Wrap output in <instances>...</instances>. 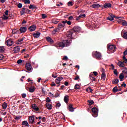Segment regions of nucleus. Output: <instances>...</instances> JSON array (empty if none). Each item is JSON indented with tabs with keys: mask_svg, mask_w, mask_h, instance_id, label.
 Wrapping results in <instances>:
<instances>
[{
	"mask_svg": "<svg viewBox=\"0 0 127 127\" xmlns=\"http://www.w3.org/2000/svg\"><path fill=\"white\" fill-rule=\"evenodd\" d=\"M71 44V42L68 40H63V42H61L58 43V46L59 47H61L62 48H64L65 46L66 47H67V46H69Z\"/></svg>",
	"mask_w": 127,
	"mask_h": 127,
	"instance_id": "obj_1",
	"label": "nucleus"
},
{
	"mask_svg": "<svg viewBox=\"0 0 127 127\" xmlns=\"http://www.w3.org/2000/svg\"><path fill=\"white\" fill-rule=\"evenodd\" d=\"M92 56L94 58H95V59H97V60H102V58L103 57L102 53L98 51L93 52Z\"/></svg>",
	"mask_w": 127,
	"mask_h": 127,
	"instance_id": "obj_2",
	"label": "nucleus"
},
{
	"mask_svg": "<svg viewBox=\"0 0 127 127\" xmlns=\"http://www.w3.org/2000/svg\"><path fill=\"white\" fill-rule=\"evenodd\" d=\"M77 36V33L75 32L73 30H70L67 33V37L72 39L75 38Z\"/></svg>",
	"mask_w": 127,
	"mask_h": 127,
	"instance_id": "obj_3",
	"label": "nucleus"
},
{
	"mask_svg": "<svg viewBox=\"0 0 127 127\" xmlns=\"http://www.w3.org/2000/svg\"><path fill=\"white\" fill-rule=\"evenodd\" d=\"M108 51L110 52V53H114L116 51V49H117V47L114 45H108L107 47Z\"/></svg>",
	"mask_w": 127,
	"mask_h": 127,
	"instance_id": "obj_4",
	"label": "nucleus"
},
{
	"mask_svg": "<svg viewBox=\"0 0 127 127\" xmlns=\"http://www.w3.org/2000/svg\"><path fill=\"white\" fill-rule=\"evenodd\" d=\"M12 51H13L14 53H18L19 51H20V47H19V46L14 47L13 48Z\"/></svg>",
	"mask_w": 127,
	"mask_h": 127,
	"instance_id": "obj_5",
	"label": "nucleus"
},
{
	"mask_svg": "<svg viewBox=\"0 0 127 127\" xmlns=\"http://www.w3.org/2000/svg\"><path fill=\"white\" fill-rule=\"evenodd\" d=\"M25 67L27 71H31V70H32L31 64L30 63H27L26 64Z\"/></svg>",
	"mask_w": 127,
	"mask_h": 127,
	"instance_id": "obj_6",
	"label": "nucleus"
},
{
	"mask_svg": "<svg viewBox=\"0 0 127 127\" xmlns=\"http://www.w3.org/2000/svg\"><path fill=\"white\" fill-rule=\"evenodd\" d=\"M28 29L31 32L32 31H34V30L36 29V26L35 25H32L29 27Z\"/></svg>",
	"mask_w": 127,
	"mask_h": 127,
	"instance_id": "obj_7",
	"label": "nucleus"
},
{
	"mask_svg": "<svg viewBox=\"0 0 127 127\" xmlns=\"http://www.w3.org/2000/svg\"><path fill=\"white\" fill-rule=\"evenodd\" d=\"M116 17V16H115L113 14H110V16L107 17L108 20H110V21H113L114 20V18Z\"/></svg>",
	"mask_w": 127,
	"mask_h": 127,
	"instance_id": "obj_8",
	"label": "nucleus"
},
{
	"mask_svg": "<svg viewBox=\"0 0 127 127\" xmlns=\"http://www.w3.org/2000/svg\"><path fill=\"white\" fill-rule=\"evenodd\" d=\"M72 30H74L75 32H80L81 31V27L79 26H75L73 27V29Z\"/></svg>",
	"mask_w": 127,
	"mask_h": 127,
	"instance_id": "obj_9",
	"label": "nucleus"
},
{
	"mask_svg": "<svg viewBox=\"0 0 127 127\" xmlns=\"http://www.w3.org/2000/svg\"><path fill=\"white\" fill-rule=\"evenodd\" d=\"M5 44L7 45V46H11L13 44V41L11 40H8L6 42Z\"/></svg>",
	"mask_w": 127,
	"mask_h": 127,
	"instance_id": "obj_10",
	"label": "nucleus"
},
{
	"mask_svg": "<svg viewBox=\"0 0 127 127\" xmlns=\"http://www.w3.org/2000/svg\"><path fill=\"white\" fill-rule=\"evenodd\" d=\"M121 35L124 39H127V32H124V30L122 31Z\"/></svg>",
	"mask_w": 127,
	"mask_h": 127,
	"instance_id": "obj_11",
	"label": "nucleus"
},
{
	"mask_svg": "<svg viewBox=\"0 0 127 127\" xmlns=\"http://www.w3.org/2000/svg\"><path fill=\"white\" fill-rule=\"evenodd\" d=\"M63 79V77L62 76L58 77L57 79H56V84H60V82H61V80Z\"/></svg>",
	"mask_w": 127,
	"mask_h": 127,
	"instance_id": "obj_12",
	"label": "nucleus"
},
{
	"mask_svg": "<svg viewBox=\"0 0 127 127\" xmlns=\"http://www.w3.org/2000/svg\"><path fill=\"white\" fill-rule=\"evenodd\" d=\"M117 65L121 68H124V67H125V64L124 63V62L119 61Z\"/></svg>",
	"mask_w": 127,
	"mask_h": 127,
	"instance_id": "obj_13",
	"label": "nucleus"
},
{
	"mask_svg": "<svg viewBox=\"0 0 127 127\" xmlns=\"http://www.w3.org/2000/svg\"><path fill=\"white\" fill-rule=\"evenodd\" d=\"M46 39L49 43H54V41L50 37H46Z\"/></svg>",
	"mask_w": 127,
	"mask_h": 127,
	"instance_id": "obj_14",
	"label": "nucleus"
},
{
	"mask_svg": "<svg viewBox=\"0 0 127 127\" xmlns=\"http://www.w3.org/2000/svg\"><path fill=\"white\" fill-rule=\"evenodd\" d=\"M89 78L90 80H91V81H94V82L96 81V78H95V76H94V74H93V73H91L89 74Z\"/></svg>",
	"mask_w": 127,
	"mask_h": 127,
	"instance_id": "obj_15",
	"label": "nucleus"
},
{
	"mask_svg": "<svg viewBox=\"0 0 127 127\" xmlns=\"http://www.w3.org/2000/svg\"><path fill=\"white\" fill-rule=\"evenodd\" d=\"M23 40H24V38L18 39L16 43V44H22V41H23Z\"/></svg>",
	"mask_w": 127,
	"mask_h": 127,
	"instance_id": "obj_16",
	"label": "nucleus"
},
{
	"mask_svg": "<svg viewBox=\"0 0 127 127\" xmlns=\"http://www.w3.org/2000/svg\"><path fill=\"white\" fill-rule=\"evenodd\" d=\"M27 29V28H26V27H21L20 28L19 30L21 33H23L24 32H25V31H26Z\"/></svg>",
	"mask_w": 127,
	"mask_h": 127,
	"instance_id": "obj_17",
	"label": "nucleus"
},
{
	"mask_svg": "<svg viewBox=\"0 0 127 127\" xmlns=\"http://www.w3.org/2000/svg\"><path fill=\"white\" fill-rule=\"evenodd\" d=\"M65 27V23H59L58 26V28L60 30L61 28H63V27Z\"/></svg>",
	"mask_w": 127,
	"mask_h": 127,
	"instance_id": "obj_18",
	"label": "nucleus"
},
{
	"mask_svg": "<svg viewBox=\"0 0 127 127\" xmlns=\"http://www.w3.org/2000/svg\"><path fill=\"white\" fill-rule=\"evenodd\" d=\"M62 23H64V24H66V23H67L68 25H71V24H72V22H71V21H67V20L62 21Z\"/></svg>",
	"mask_w": 127,
	"mask_h": 127,
	"instance_id": "obj_19",
	"label": "nucleus"
},
{
	"mask_svg": "<svg viewBox=\"0 0 127 127\" xmlns=\"http://www.w3.org/2000/svg\"><path fill=\"white\" fill-rule=\"evenodd\" d=\"M104 7L105 8H108L109 7H112V4L110 3H106L104 4Z\"/></svg>",
	"mask_w": 127,
	"mask_h": 127,
	"instance_id": "obj_20",
	"label": "nucleus"
},
{
	"mask_svg": "<svg viewBox=\"0 0 127 127\" xmlns=\"http://www.w3.org/2000/svg\"><path fill=\"white\" fill-rule=\"evenodd\" d=\"M100 6H101V5L98 3H94L91 5V7H93V8H98L100 7Z\"/></svg>",
	"mask_w": 127,
	"mask_h": 127,
	"instance_id": "obj_21",
	"label": "nucleus"
},
{
	"mask_svg": "<svg viewBox=\"0 0 127 127\" xmlns=\"http://www.w3.org/2000/svg\"><path fill=\"white\" fill-rule=\"evenodd\" d=\"M59 29H58V28H57L56 29H55L53 31H52V34H53V35L56 34V32H59Z\"/></svg>",
	"mask_w": 127,
	"mask_h": 127,
	"instance_id": "obj_22",
	"label": "nucleus"
},
{
	"mask_svg": "<svg viewBox=\"0 0 127 127\" xmlns=\"http://www.w3.org/2000/svg\"><path fill=\"white\" fill-rule=\"evenodd\" d=\"M33 36H34L35 38H38V37L40 36V32H37L36 33L33 34Z\"/></svg>",
	"mask_w": 127,
	"mask_h": 127,
	"instance_id": "obj_23",
	"label": "nucleus"
},
{
	"mask_svg": "<svg viewBox=\"0 0 127 127\" xmlns=\"http://www.w3.org/2000/svg\"><path fill=\"white\" fill-rule=\"evenodd\" d=\"M5 50L4 46H0V53H3Z\"/></svg>",
	"mask_w": 127,
	"mask_h": 127,
	"instance_id": "obj_24",
	"label": "nucleus"
},
{
	"mask_svg": "<svg viewBox=\"0 0 127 127\" xmlns=\"http://www.w3.org/2000/svg\"><path fill=\"white\" fill-rule=\"evenodd\" d=\"M35 90V88H34V87H31L29 88V91L30 93H33L34 92V90Z\"/></svg>",
	"mask_w": 127,
	"mask_h": 127,
	"instance_id": "obj_25",
	"label": "nucleus"
},
{
	"mask_svg": "<svg viewBox=\"0 0 127 127\" xmlns=\"http://www.w3.org/2000/svg\"><path fill=\"white\" fill-rule=\"evenodd\" d=\"M25 13V8L23 7L20 11V14L21 15H23Z\"/></svg>",
	"mask_w": 127,
	"mask_h": 127,
	"instance_id": "obj_26",
	"label": "nucleus"
},
{
	"mask_svg": "<svg viewBox=\"0 0 127 127\" xmlns=\"http://www.w3.org/2000/svg\"><path fill=\"white\" fill-rule=\"evenodd\" d=\"M101 79L103 80V81H105L106 80V74L105 73H102L101 75Z\"/></svg>",
	"mask_w": 127,
	"mask_h": 127,
	"instance_id": "obj_27",
	"label": "nucleus"
},
{
	"mask_svg": "<svg viewBox=\"0 0 127 127\" xmlns=\"http://www.w3.org/2000/svg\"><path fill=\"white\" fill-rule=\"evenodd\" d=\"M119 79H114L113 81H112V83L113 84H118L119 83Z\"/></svg>",
	"mask_w": 127,
	"mask_h": 127,
	"instance_id": "obj_28",
	"label": "nucleus"
},
{
	"mask_svg": "<svg viewBox=\"0 0 127 127\" xmlns=\"http://www.w3.org/2000/svg\"><path fill=\"white\" fill-rule=\"evenodd\" d=\"M113 91L114 93H117V92H119V90L118 89V87L116 86L113 89Z\"/></svg>",
	"mask_w": 127,
	"mask_h": 127,
	"instance_id": "obj_29",
	"label": "nucleus"
},
{
	"mask_svg": "<svg viewBox=\"0 0 127 127\" xmlns=\"http://www.w3.org/2000/svg\"><path fill=\"white\" fill-rule=\"evenodd\" d=\"M119 78L120 79V81H123L122 79L125 78V75H124L123 73H121L119 76Z\"/></svg>",
	"mask_w": 127,
	"mask_h": 127,
	"instance_id": "obj_30",
	"label": "nucleus"
},
{
	"mask_svg": "<svg viewBox=\"0 0 127 127\" xmlns=\"http://www.w3.org/2000/svg\"><path fill=\"white\" fill-rule=\"evenodd\" d=\"M86 91L89 92H90V93H92L93 92V89H92L91 87H89L88 88L86 89Z\"/></svg>",
	"mask_w": 127,
	"mask_h": 127,
	"instance_id": "obj_31",
	"label": "nucleus"
},
{
	"mask_svg": "<svg viewBox=\"0 0 127 127\" xmlns=\"http://www.w3.org/2000/svg\"><path fill=\"white\" fill-rule=\"evenodd\" d=\"M52 22L53 23H54V24H57L58 23H59V21L56 20L55 19H53L52 20Z\"/></svg>",
	"mask_w": 127,
	"mask_h": 127,
	"instance_id": "obj_32",
	"label": "nucleus"
},
{
	"mask_svg": "<svg viewBox=\"0 0 127 127\" xmlns=\"http://www.w3.org/2000/svg\"><path fill=\"white\" fill-rule=\"evenodd\" d=\"M25 4H29L30 3V0H24Z\"/></svg>",
	"mask_w": 127,
	"mask_h": 127,
	"instance_id": "obj_33",
	"label": "nucleus"
},
{
	"mask_svg": "<svg viewBox=\"0 0 127 127\" xmlns=\"http://www.w3.org/2000/svg\"><path fill=\"white\" fill-rule=\"evenodd\" d=\"M19 32V31H17L16 30H13L12 31V34H16Z\"/></svg>",
	"mask_w": 127,
	"mask_h": 127,
	"instance_id": "obj_34",
	"label": "nucleus"
},
{
	"mask_svg": "<svg viewBox=\"0 0 127 127\" xmlns=\"http://www.w3.org/2000/svg\"><path fill=\"white\" fill-rule=\"evenodd\" d=\"M2 18L4 20H6V19H8V17L5 16V15L4 14V15H3Z\"/></svg>",
	"mask_w": 127,
	"mask_h": 127,
	"instance_id": "obj_35",
	"label": "nucleus"
},
{
	"mask_svg": "<svg viewBox=\"0 0 127 127\" xmlns=\"http://www.w3.org/2000/svg\"><path fill=\"white\" fill-rule=\"evenodd\" d=\"M122 25L126 26L127 25V22L125 20H122Z\"/></svg>",
	"mask_w": 127,
	"mask_h": 127,
	"instance_id": "obj_36",
	"label": "nucleus"
},
{
	"mask_svg": "<svg viewBox=\"0 0 127 127\" xmlns=\"http://www.w3.org/2000/svg\"><path fill=\"white\" fill-rule=\"evenodd\" d=\"M86 17V14H80L79 15V17L81 18H83L84 17Z\"/></svg>",
	"mask_w": 127,
	"mask_h": 127,
	"instance_id": "obj_37",
	"label": "nucleus"
},
{
	"mask_svg": "<svg viewBox=\"0 0 127 127\" xmlns=\"http://www.w3.org/2000/svg\"><path fill=\"white\" fill-rule=\"evenodd\" d=\"M75 89H76V90H78V89H80V85H79L78 84H76L75 85Z\"/></svg>",
	"mask_w": 127,
	"mask_h": 127,
	"instance_id": "obj_38",
	"label": "nucleus"
},
{
	"mask_svg": "<svg viewBox=\"0 0 127 127\" xmlns=\"http://www.w3.org/2000/svg\"><path fill=\"white\" fill-rule=\"evenodd\" d=\"M30 12V10L27 9V8H25V13H29Z\"/></svg>",
	"mask_w": 127,
	"mask_h": 127,
	"instance_id": "obj_39",
	"label": "nucleus"
},
{
	"mask_svg": "<svg viewBox=\"0 0 127 127\" xmlns=\"http://www.w3.org/2000/svg\"><path fill=\"white\" fill-rule=\"evenodd\" d=\"M114 73L116 75L118 76V70L117 69H115L114 70Z\"/></svg>",
	"mask_w": 127,
	"mask_h": 127,
	"instance_id": "obj_40",
	"label": "nucleus"
},
{
	"mask_svg": "<svg viewBox=\"0 0 127 127\" xmlns=\"http://www.w3.org/2000/svg\"><path fill=\"white\" fill-rule=\"evenodd\" d=\"M74 20V17L73 16H70L68 17V20Z\"/></svg>",
	"mask_w": 127,
	"mask_h": 127,
	"instance_id": "obj_41",
	"label": "nucleus"
},
{
	"mask_svg": "<svg viewBox=\"0 0 127 127\" xmlns=\"http://www.w3.org/2000/svg\"><path fill=\"white\" fill-rule=\"evenodd\" d=\"M29 8H30V9H33L34 8H35V6L33 5H30L29 6Z\"/></svg>",
	"mask_w": 127,
	"mask_h": 127,
	"instance_id": "obj_42",
	"label": "nucleus"
},
{
	"mask_svg": "<svg viewBox=\"0 0 127 127\" xmlns=\"http://www.w3.org/2000/svg\"><path fill=\"white\" fill-rule=\"evenodd\" d=\"M42 92L44 94V95H46V91L44 90V88L42 87Z\"/></svg>",
	"mask_w": 127,
	"mask_h": 127,
	"instance_id": "obj_43",
	"label": "nucleus"
},
{
	"mask_svg": "<svg viewBox=\"0 0 127 127\" xmlns=\"http://www.w3.org/2000/svg\"><path fill=\"white\" fill-rule=\"evenodd\" d=\"M68 6H72L73 5V2L69 1L68 2Z\"/></svg>",
	"mask_w": 127,
	"mask_h": 127,
	"instance_id": "obj_44",
	"label": "nucleus"
},
{
	"mask_svg": "<svg viewBox=\"0 0 127 127\" xmlns=\"http://www.w3.org/2000/svg\"><path fill=\"white\" fill-rule=\"evenodd\" d=\"M18 8H21L22 7V4L21 3H19L17 5Z\"/></svg>",
	"mask_w": 127,
	"mask_h": 127,
	"instance_id": "obj_45",
	"label": "nucleus"
},
{
	"mask_svg": "<svg viewBox=\"0 0 127 127\" xmlns=\"http://www.w3.org/2000/svg\"><path fill=\"white\" fill-rule=\"evenodd\" d=\"M47 17V16L45 14H42V18L44 19L46 18Z\"/></svg>",
	"mask_w": 127,
	"mask_h": 127,
	"instance_id": "obj_46",
	"label": "nucleus"
},
{
	"mask_svg": "<svg viewBox=\"0 0 127 127\" xmlns=\"http://www.w3.org/2000/svg\"><path fill=\"white\" fill-rule=\"evenodd\" d=\"M91 73H93V75H94V76H98V72L97 71H94Z\"/></svg>",
	"mask_w": 127,
	"mask_h": 127,
	"instance_id": "obj_47",
	"label": "nucleus"
},
{
	"mask_svg": "<svg viewBox=\"0 0 127 127\" xmlns=\"http://www.w3.org/2000/svg\"><path fill=\"white\" fill-rule=\"evenodd\" d=\"M17 64H20L21 63H22V60H19L17 61Z\"/></svg>",
	"mask_w": 127,
	"mask_h": 127,
	"instance_id": "obj_48",
	"label": "nucleus"
},
{
	"mask_svg": "<svg viewBox=\"0 0 127 127\" xmlns=\"http://www.w3.org/2000/svg\"><path fill=\"white\" fill-rule=\"evenodd\" d=\"M79 79H80V77L79 76V75H77L75 78H74V80L75 81H77V80H79Z\"/></svg>",
	"mask_w": 127,
	"mask_h": 127,
	"instance_id": "obj_49",
	"label": "nucleus"
},
{
	"mask_svg": "<svg viewBox=\"0 0 127 127\" xmlns=\"http://www.w3.org/2000/svg\"><path fill=\"white\" fill-rule=\"evenodd\" d=\"M123 55L124 56H126V55H127V49L124 51L123 53Z\"/></svg>",
	"mask_w": 127,
	"mask_h": 127,
	"instance_id": "obj_50",
	"label": "nucleus"
},
{
	"mask_svg": "<svg viewBox=\"0 0 127 127\" xmlns=\"http://www.w3.org/2000/svg\"><path fill=\"white\" fill-rule=\"evenodd\" d=\"M4 57V56H3V55H0V60H2V59H3Z\"/></svg>",
	"mask_w": 127,
	"mask_h": 127,
	"instance_id": "obj_51",
	"label": "nucleus"
},
{
	"mask_svg": "<svg viewBox=\"0 0 127 127\" xmlns=\"http://www.w3.org/2000/svg\"><path fill=\"white\" fill-rule=\"evenodd\" d=\"M122 87H127V84L124 82L122 84H121Z\"/></svg>",
	"mask_w": 127,
	"mask_h": 127,
	"instance_id": "obj_52",
	"label": "nucleus"
},
{
	"mask_svg": "<svg viewBox=\"0 0 127 127\" xmlns=\"http://www.w3.org/2000/svg\"><path fill=\"white\" fill-rule=\"evenodd\" d=\"M63 60H68V57L66 56H64V57L63 58Z\"/></svg>",
	"mask_w": 127,
	"mask_h": 127,
	"instance_id": "obj_53",
	"label": "nucleus"
},
{
	"mask_svg": "<svg viewBox=\"0 0 127 127\" xmlns=\"http://www.w3.org/2000/svg\"><path fill=\"white\" fill-rule=\"evenodd\" d=\"M5 15H8V10H6L5 12H4Z\"/></svg>",
	"mask_w": 127,
	"mask_h": 127,
	"instance_id": "obj_54",
	"label": "nucleus"
},
{
	"mask_svg": "<svg viewBox=\"0 0 127 127\" xmlns=\"http://www.w3.org/2000/svg\"><path fill=\"white\" fill-rule=\"evenodd\" d=\"M111 67H112V70H115V66L114 65V64H112L111 65Z\"/></svg>",
	"mask_w": 127,
	"mask_h": 127,
	"instance_id": "obj_55",
	"label": "nucleus"
},
{
	"mask_svg": "<svg viewBox=\"0 0 127 127\" xmlns=\"http://www.w3.org/2000/svg\"><path fill=\"white\" fill-rule=\"evenodd\" d=\"M121 86H119V87H118V91H122V88H121Z\"/></svg>",
	"mask_w": 127,
	"mask_h": 127,
	"instance_id": "obj_56",
	"label": "nucleus"
},
{
	"mask_svg": "<svg viewBox=\"0 0 127 127\" xmlns=\"http://www.w3.org/2000/svg\"><path fill=\"white\" fill-rule=\"evenodd\" d=\"M69 84V82H67V81H65L64 82V85L65 86H68V84Z\"/></svg>",
	"mask_w": 127,
	"mask_h": 127,
	"instance_id": "obj_57",
	"label": "nucleus"
},
{
	"mask_svg": "<svg viewBox=\"0 0 127 127\" xmlns=\"http://www.w3.org/2000/svg\"><path fill=\"white\" fill-rule=\"evenodd\" d=\"M25 23H26V21H25V20H23L22 22V24H25Z\"/></svg>",
	"mask_w": 127,
	"mask_h": 127,
	"instance_id": "obj_58",
	"label": "nucleus"
},
{
	"mask_svg": "<svg viewBox=\"0 0 127 127\" xmlns=\"http://www.w3.org/2000/svg\"><path fill=\"white\" fill-rule=\"evenodd\" d=\"M52 77H53V78H57V76H56V75H54V74H52Z\"/></svg>",
	"mask_w": 127,
	"mask_h": 127,
	"instance_id": "obj_59",
	"label": "nucleus"
},
{
	"mask_svg": "<svg viewBox=\"0 0 127 127\" xmlns=\"http://www.w3.org/2000/svg\"><path fill=\"white\" fill-rule=\"evenodd\" d=\"M64 88H65V86L62 85V86L61 87V90H63V89H64Z\"/></svg>",
	"mask_w": 127,
	"mask_h": 127,
	"instance_id": "obj_60",
	"label": "nucleus"
},
{
	"mask_svg": "<svg viewBox=\"0 0 127 127\" xmlns=\"http://www.w3.org/2000/svg\"><path fill=\"white\" fill-rule=\"evenodd\" d=\"M51 86L52 87H53L54 86H56V84L54 82H53V83L51 84Z\"/></svg>",
	"mask_w": 127,
	"mask_h": 127,
	"instance_id": "obj_61",
	"label": "nucleus"
},
{
	"mask_svg": "<svg viewBox=\"0 0 127 127\" xmlns=\"http://www.w3.org/2000/svg\"><path fill=\"white\" fill-rule=\"evenodd\" d=\"M80 18H81V17H80V16L79 15V16L76 18V20L77 21L79 20Z\"/></svg>",
	"mask_w": 127,
	"mask_h": 127,
	"instance_id": "obj_62",
	"label": "nucleus"
},
{
	"mask_svg": "<svg viewBox=\"0 0 127 127\" xmlns=\"http://www.w3.org/2000/svg\"><path fill=\"white\" fill-rule=\"evenodd\" d=\"M0 2L2 3H3L5 1V0H0Z\"/></svg>",
	"mask_w": 127,
	"mask_h": 127,
	"instance_id": "obj_63",
	"label": "nucleus"
},
{
	"mask_svg": "<svg viewBox=\"0 0 127 127\" xmlns=\"http://www.w3.org/2000/svg\"><path fill=\"white\" fill-rule=\"evenodd\" d=\"M123 58V60L124 61L127 59V58H126V56H124Z\"/></svg>",
	"mask_w": 127,
	"mask_h": 127,
	"instance_id": "obj_64",
	"label": "nucleus"
}]
</instances>
